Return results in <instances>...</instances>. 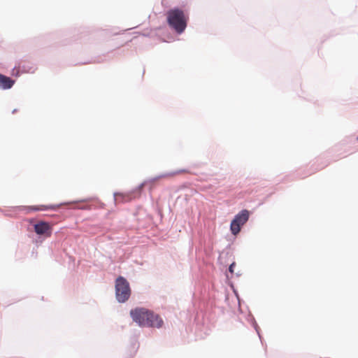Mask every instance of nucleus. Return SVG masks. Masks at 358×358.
<instances>
[{"label": "nucleus", "instance_id": "nucleus-5", "mask_svg": "<svg viewBox=\"0 0 358 358\" xmlns=\"http://www.w3.org/2000/svg\"><path fill=\"white\" fill-rule=\"evenodd\" d=\"M34 231L38 235L50 237L52 234V226L46 222H39L34 224Z\"/></svg>", "mask_w": 358, "mask_h": 358}, {"label": "nucleus", "instance_id": "nucleus-3", "mask_svg": "<svg viewBox=\"0 0 358 358\" xmlns=\"http://www.w3.org/2000/svg\"><path fill=\"white\" fill-rule=\"evenodd\" d=\"M115 297L118 302L124 303L130 297L131 290L129 282L122 276L115 280Z\"/></svg>", "mask_w": 358, "mask_h": 358}, {"label": "nucleus", "instance_id": "nucleus-6", "mask_svg": "<svg viewBox=\"0 0 358 358\" xmlns=\"http://www.w3.org/2000/svg\"><path fill=\"white\" fill-rule=\"evenodd\" d=\"M59 208V206L57 205H38V206H31L26 207V209L28 212L31 210L34 211H43L47 210H56Z\"/></svg>", "mask_w": 358, "mask_h": 358}, {"label": "nucleus", "instance_id": "nucleus-7", "mask_svg": "<svg viewBox=\"0 0 358 358\" xmlns=\"http://www.w3.org/2000/svg\"><path fill=\"white\" fill-rule=\"evenodd\" d=\"M14 80L9 77L0 74V87L3 90H8L13 87Z\"/></svg>", "mask_w": 358, "mask_h": 358}, {"label": "nucleus", "instance_id": "nucleus-1", "mask_svg": "<svg viewBox=\"0 0 358 358\" xmlns=\"http://www.w3.org/2000/svg\"><path fill=\"white\" fill-rule=\"evenodd\" d=\"M130 316L133 321L141 327L159 328L163 324V320L158 315L145 308H136L131 310Z\"/></svg>", "mask_w": 358, "mask_h": 358}, {"label": "nucleus", "instance_id": "nucleus-2", "mask_svg": "<svg viewBox=\"0 0 358 358\" xmlns=\"http://www.w3.org/2000/svg\"><path fill=\"white\" fill-rule=\"evenodd\" d=\"M188 19V15L178 8L171 9L167 13L168 23L178 34L185 31Z\"/></svg>", "mask_w": 358, "mask_h": 358}, {"label": "nucleus", "instance_id": "nucleus-10", "mask_svg": "<svg viewBox=\"0 0 358 358\" xmlns=\"http://www.w3.org/2000/svg\"><path fill=\"white\" fill-rule=\"evenodd\" d=\"M80 208H81V209H88L89 208H87V207H80Z\"/></svg>", "mask_w": 358, "mask_h": 358}, {"label": "nucleus", "instance_id": "nucleus-9", "mask_svg": "<svg viewBox=\"0 0 358 358\" xmlns=\"http://www.w3.org/2000/svg\"><path fill=\"white\" fill-rule=\"evenodd\" d=\"M234 265H235V264H234V263H233V264H231L229 266V271H230L231 273H233V272H234V269H233V268H234Z\"/></svg>", "mask_w": 358, "mask_h": 358}, {"label": "nucleus", "instance_id": "nucleus-8", "mask_svg": "<svg viewBox=\"0 0 358 358\" xmlns=\"http://www.w3.org/2000/svg\"><path fill=\"white\" fill-rule=\"evenodd\" d=\"M185 172L186 171L185 170H179V171H176L174 172L166 173L164 174H162V175L158 176L157 178L159 179V178H171L176 175L181 174V173H185Z\"/></svg>", "mask_w": 358, "mask_h": 358}, {"label": "nucleus", "instance_id": "nucleus-4", "mask_svg": "<svg viewBox=\"0 0 358 358\" xmlns=\"http://www.w3.org/2000/svg\"><path fill=\"white\" fill-rule=\"evenodd\" d=\"M250 213L248 210H242L237 214L231 221L230 229L234 235L238 234L241 231V227L245 224L249 219Z\"/></svg>", "mask_w": 358, "mask_h": 358}, {"label": "nucleus", "instance_id": "nucleus-11", "mask_svg": "<svg viewBox=\"0 0 358 358\" xmlns=\"http://www.w3.org/2000/svg\"><path fill=\"white\" fill-rule=\"evenodd\" d=\"M357 141H358V136H357Z\"/></svg>", "mask_w": 358, "mask_h": 358}]
</instances>
